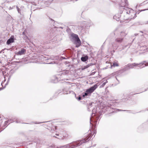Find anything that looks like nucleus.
Here are the masks:
<instances>
[{
    "mask_svg": "<svg viewBox=\"0 0 148 148\" xmlns=\"http://www.w3.org/2000/svg\"><path fill=\"white\" fill-rule=\"evenodd\" d=\"M123 0L124 2L121 4L120 8L123 9V11L126 13L124 18V19L126 21H130L131 19H134L136 16V14L133 10L125 7V6L127 5V0Z\"/></svg>",
    "mask_w": 148,
    "mask_h": 148,
    "instance_id": "obj_1",
    "label": "nucleus"
},
{
    "mask_svg": "<svg viewBox=\"0 0 148 148\" xmlns=\"http://www.w3.org/2000/svg\"><path fill=\"white\" fill-rule=\"evenodd\" d=\"M88 139H81L78 141L77 142H75L74 144H68L61 146L59 147H57L56 148H73L75 147L81 145L82 143L87 142Z\"/></svg>",
    "mask_w": 148,
    "mask_h": 148,
    "instance_id": "obj_2",
    "label": "nucleus"
},
{
    "mask_svg": "<svg viewBox=\"0 0 148 148\" xmlns=\"http://www.w3.org/2000/svg\"><path fill=\"white\" fill-rule=\"evenodd\" d=\"M147 66H148V63L145 64L143 63L139 64L134 63L132 64H129L127 65V66L129 69H132L134 67L138 69H141Z\"/></svg>",
    "mask_w": 148,
    "mask_h": 148,
    "instance_id": "obj_3",
    "label": "nucleus"
},
{
    "mask_svg": "<svg viewBox=\"0 0 148 148\" xmlns=\"http://www.w3.org/2000/svg\"><path fill=\"white\" fill-rule=\"evenodd\" d=\"M98 86L97 84H95L94 86L90 87L86 91V92L83 93V96L84 97L87 96L89 94H90Z\"/></svg>",
    "mask_w": 148,
    "mask_h": 148,
    "instance_id": "obj_4",
    "label": "nucleus"
},
{
    "mask_svg": "<svg viewBox=\"0 0 148 148\" xmlns=\"http://www.w3.org/2000/svg\"><path fill=\"white\" fill-rule=\"evenodd\" d=\"M123 40V38L119 36L118 37L116 38L115 39V42L118 43H120L122 42Z\"/></svg>",
    "mask_w": 148,
    "mask_h": 148,
    "instance_id": "obj_5",
    "label": "nucleus"
},
{
    "mask_svg": "<svg viewBox=\"0 0 148 148\" xmlns=\"http://www.w3.org/2000/svg\"><path fill=\"white\" fill-rule=\"evenodd\" d=\"M93 132L94 134H92V133L89 134L88 136H87V138L86 139H91V138L93 139V138H94L95 136V134L96 133L95 132V130H94Z\"/></svg>",
    "mask_w": 148,
    "mask_h": 148,
    "instance_id": "obj_6",
    "label": "nucleus"
},
{
    "mask_svg": "<svg viewBox=\"0 0 148 148\" xmlns=\"http://www.w3.org/2000/svg\"><path fill=\"white\" fill-rule=\"evenodd\" d=\"M26 52V50L24 49H22L21 51L17 53V54L19 55H21L25 53Z\"/></svg>",
    "mask_w": 148,
    "mask_h": 148,
    "instance_id": "obj_7",
    "label": "nucleus"
},
{
    "mask_svg": "<svg viewBox=\"0 0 148 148\" xmlns=\"http://www.w3.org/2000/svg\"><path fill=\"white\" fill-rule=\"evenodd\" d=\"M14 42V38L12 37H11L7 42V44L9 45L10 43H12Z\"/></svg>",
    "mask_w": 148,
    "mask_h": 148,
    "instance_id": "obj_8",
    "label": "nucleus"
},
{
    "mask_svg": "<svg viewBox=\"0 0 148 148\" xmlns=\"http://www.w3.org/2000/svg\"><path fill=\"white\" fill-rule=\"evenodd\" d=\"M76 47H79L81 45V42L79 38L76 40Z\"/></svg>",
    "mask_w": 148,
    "mask_h": 148,
    "instance_id": "obj_9",
    "label": "nucleus"
},
{
    "mask_svg": "<svg viewBox=\"0 0 148 148\" xmlns=\"http://www.w3.org/2000/svg\"><path fill=\"white\" fill-rule=\"evenodd\" d=\"M127 35V33L123 31L121 32L120 34V35L119 36L120 37L123 38V39Z\"/></svg>",
    "mask_w": 148,
    "mask_h": 148,
    "instance_id": "obj_10",
    "label": "nucleus"
},
{
    "mask_svg": "<svg viewBox=\"0 0 148 148\" xmlns=\"http://www.w3.org/2000/svg\"><path fill=\"white\" fill-rule=\"evenodd\" d=\"M71 36L73 39L76 40L78 39V38H79L78 37V35L74 34H72L71 35Z\"/></svg>",
    "mask_w": 148,
    "mask_h": 148,
    "instance_id": "obj_11",
    "label": "nucleus"
},
{
    "mask_svg": "<svg viewBox=\"0 0 148 148\" xmlns=\"http://www.w3.org/2000/svg\"><path fill=\"white\" fill-rule=\"evenodd\" d=\"M140 47V50L141 51L146 52V46L145 45Z\"/></svg>",
    "mask_w": 148,
    "mask_h": 148,
    "instance_id": "obj_12",
    "label": "nucleus"
},
{
    "mask_svg": "<svg viewBox=\"0 0 148 148\" xmlns=\"http://www.w3.org/2000/svg\"><path fill=\"white\" fill-rule=\"evenodd\" d=\"M88 59V56H86L84 57H82L81 58V60L82 61L85 62Z\"/></svg>",
    "mask_w": 148,
    "mask_h": 148,
    "instance_id": "obj_13",
    "label": "nucleus"
},
{
    "mask_svg": "<svg viewBox=\"0 0 148 148\" xmlns=\"http://www.w3.org/2000/svg\"><path fill=\"white\" fill-rule=\"evenodd\" d=\"M69 73V71H63L62 73V75H66L67 74Z\"/></svg>",
    "mask_w": 148,
    "mask_h": 148,
    "instance_id": "obj_14",
    "label": "nucleus"
},
{
    "mask_svg": "<svg viewBox=\"0 0 148 148\" xmlns=\"http://www.w3.org/2000/svg\"><path fill=\"white\" fill-rule=\"evenodd\" d=\"M112 66L114 67H115L116 66H119L118 63H117V62H114L113 63Z\"/></svg>",
    "mask_w": 148,
    "mask_h": 148,
    "instance_id": "obj_15",
    "label": "nucleus"
},
{
    "mask_svg": "<svg viewBox=\"0 0 148 148\" xmlns=\"http://www.w3.org/2000/svg\"><path fill=\"white\" fill-rule=\"evenodd\" d=\"M89 67L88 65L84 66V67L82 69V70H83L85 69H87Z\"/></svg>",
    "mask_w": 148,
    "mask_h": 148,
    "instance_id": "obj_16",
    "label": "nucleus"
},
{
    "mask_svg": "<svg viewBox=\"0 0 148 148\" xmlns=\"http://www.w3.org/2000/svg\"><path fill=\"white\" fill-rule=\"evenodd\" d=\"M108 82V81L107 80H106L105 82H104L103 83V84H102V85L101 86H102V87H103Z\"/></svg>",
    "mask_w": 148,
    "mask_h": 148,
    "instance_id": "obj_17",
    "label": "nucleus"
},
{
    "mask_svg": "<svg viewBox=\"0 0 148 148\" xmlns=\"http://www.w3.org/2000/svg\"><path fill=\"white\" fill-rule=\"evenodd\" d=\"M116 16H114L113 17L114 19H116V21H119V17L118 18H117V19H116Z\"/></svg>",
    "mask_w": 148,
    "mask_h": 148,
    "instance_id": "obj_18",
    "label": "nucleus"
},
{
    "mask_svg": "<svg viewBox=\"0 0 148 148\" xmlns=\"http://www.w3.org/2000/svg\"><path fill=\"white\" fill-rule=\"evenodd\" d=\"M112 45L113 47H117V45L116 44H115L114 43H113L112 44Z\"/></svg>",
    "mask_w": 148,
    "mask_h": 148,
    "instance_id": "obj_19",
    "label": "nucleus"
},
{
    "mask_svg": "<svg viewBox=\"0 0 148 148\" xmlns=\"http://www.w3.org/2000/svg\"><path fill=\"white\" fill-rule=\"evenodd\" d=\"M10 121V120H8L5 122V124H7L8 123H9Z\"/></svg>",
    "mask_w": 148,
    "mask_h": 148,
    "instance_id": "obj_20",
    "label": "nucleus"
},
{
    "mask_svg": "<svg viewBox=\"0 0 148 148\" xmlns=\"http://www.w3.org/2000/svg\"><path fill=\"white\" fill-rule=\"evenodd\" d=\"M16 122L17 123H21V122L20 121L18 122V121L17 120H16Z\"/></svg>",
    "mask_w": 148,
    "mask_h": 148,
    "instance_id": "obj_21",
    "label": "nucleus"
},
{
    "mask_svg": "<svg viewBox=\"0 0 148 148\" xmlns=\"http://www.w3.org/2000/svg\"><path fill=\"white\" fill-rule=\"evenodd\" d=\"M148 51V47H146V51Z\"/></svg>",
    "mask_w": 148,
    "mask_h": 148,
    "instance_id": "obj_22",
    "label": "nucleus"
},
{
    "mask_svg": "<svg viewBox=\"0 0 148 148\" xmlns=\"http://www.w3.org/2000/svg\"><path fill=\"white\" fill-rule=\"evenodd\" d=\"M17 10L18 11V12H19V9L18 8V7L17 6Z\"/></svg>",
    "mask_w": 148,
    "mask_h": 148,
    "instance_id": "obj_23",
    "label": "nucleus"
},
{
    "mask_svg": "<svg viewBox=\"0 0 148 148\" xmlns=\"http://www.w3.org/2000/svg\"><path fill=\"white\" fill-rule=\"evenodd\" d=\"M78 99H79V100H81V97H79V98H78Z\"/></svg>",
    "mask_w": 148,
    "mask_h": 148,
    "instance_id": "obj_24",
    "label": "nucleus"
},
{
    "mask_svg": "<svg viewBox=\"0 0 148 148\" xmlns=\"http://www.w3.org/2000/svg\"><path fill=\"white\" fill-rule=\"evenodd\" d=\"M52 63H52V62H49L48 64H52Z\"/></svg>",
    "mask_w": 148,
    "mask_h": 148,
    "instance_id": "obj_25",
    "label": "nucleus"
},
{
    "mask_svg": "<svg viewBox=\"0 0 148 148\" xmlns=\"http://www.w3.org/2000/svg\"><path fill=\"white\" fill-rule=\"evenodd\" d=\"M52 58V60H54V58Z\"/></svg>",
    "mask_w": 148,
    "mask_h": 148,
    "instance_id": "obj_26",
    "label": "nucleus"
},
{
    "mask_svg": "<svg viewBox=\"0 0 148 148\" xmlns=\"http://www.w3.org/2000/svg\"><path fill=\"white\" fill-rule=\"evenodd\" d=\"M91 104H90V106H91Z\"/></svg>",
    "mask_w": 148,
    "mask_h": 148,
    "instance_id": "obj_27",
    "label": "nucleus"
},
{
    "mask_svg": "<svg viewBox=\"0 0 148 148\" xmlns=\"http://www.w3.org/2000/svg\"><path fill=\"white\" fill-rule=\"evenodd\" d=\"M89 108H88V110H89Z\"/></svg>",
    "mask_w": 148,
    "mask_h": 148,
    "instance_id": "obj_28",
    "label": "nucleus"
},
{
    "mask_svg": "<svg viewBox=\"0 0 148 148\" xmlns=\"http://www.w3.org/2000/svg\"><path fill=\"white\" fill-rule=\"evenodd\" d=\"M90 121H91V118L90 119Z\"/></svg>",
    "mask_w": 148,
    "mask_h": 148,
    "instance_id": "obj_29",
    "label": "nucleus"
}]
</instances>
